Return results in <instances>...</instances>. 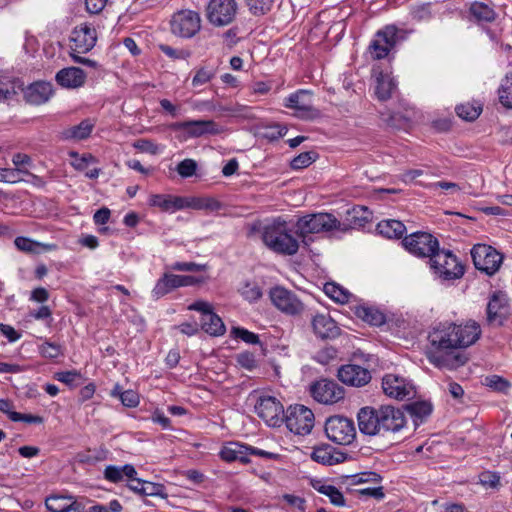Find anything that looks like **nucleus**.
Segmentation results:
<instances>
[{"label":"nucleus","mask_w":512,"mask_h":512,"mask_svg":"<svg viewBox=\"0 0 512 512\" xmlns=\"http://www.w3.org/2000/svg\"><path fill=\"white\" fill-rule=\"evenodd\" d=\"M85 72L78 67L63 68L56 74L57 83L68 89H76L82 87L86 81Z\"/></svg>","instance_id":"nucleus-26"},{"label":"nucleus","mask_w":512,"mask_h":512,"mask_svg":"<svg viewBox=\"0 0 512 512\" xmlns=\"http://www.w3.org/2000/svg\"><path fill=\"white\" fill-rule=\"evenodd\" d=\"M217 74V68L213 65H204L195 70L192 78V86L199 87L210 82Z\"/></svg>","instance_id":"nucleus-43"},{"label":"nucleus","mask_w":512,"mask_h":512,"mask_svg":"<svg viewBox=\"0 0 512 512\" xmlns=\"http://www.w3.org/2000/svg\"><path fill=\"white\" fill-rule=\"evenodd\" d=\"M285 423L286 427L294 434L307 435L314 427V413L304 405L290 406L285 415Z\"/></svg>","instance_id":"nucleus-6"},{"label":"nucleus","mask_w":512,"mask_h":512,"mask_svg":"<svg viewBox=\"0 0 512 512\" xmlns=\"http://www.w3.org/2000/svg\"><path fill=\"white\" fill-rule=\"evenodd\" d=\"M455 332L458 339L459 347L466 348L474 344L481 335L480 325L473 320L467 321L465 324L456 325Z\"/></svg>","instance_id":"nucleus-28"},{"label":"nucleus","mask_w":512,"mask_h":512,"mask_svg":"<svg viewBox=\"0 0 512 512\" xmlns=\"http://www.w3.org/2000/svg\"><path fill=\"white\" fill-rule=\"evenodd\" d=\"M45 505L51 512H83L84 506L75 500L72 496L51 495Z\"/></svg>","instance_id":"nucleus-27"},{"label":"nucleus","mask_w":512,"mask_h":512,"mask_svg":"<svg viewBox=\"0 0 512 512\" xmlns=\"http://www.w3.org/2000/svg\"><path fill=\"white\" fill-rule=\"evenodd\" d=\"M497 93L499 102L504 107L512 109V72L501 80Z\"/></svg>","instance_id":"nucleus-42"},{"label":"nucleus","mask_w":512,"mask_h":512,"mask_svg":"<svg viewBox=\"0 0 512 512\" xmlns=\"http://www.w3.org/2000/svg\"><path fill=\"white\" fill-rule=\"evenodd\" d=\"M405 230V225L394 219L381 221L377 225V231L387 238H400Z\"/></svg>","instance_id":"nucleus-39"},{"label":"nucleus","mask_w":512,"mask_h":512,"mask_svg":"<svg viewBox=\"0 0 512 512\" xmlns=\"http://www.w3.org/2000/svg\"><path fill=\"white\" fill-rule=\"evenodd\" d=\"M237 363L246 370H253L257 366L255 355L251 352H242L237 355Z\"/></svg>","instance_id":"nucleus-58"},{"label":"nucleus","mask_w":512,"mask_h":512,"mask_svg":"<svg viewBox=\"0 0 512 512\" xmlns=\"http://www.w3.org/2000/svg\"><path fill=\"white\" fill-rule=\"evenodd\" d=\"M383 392L390 398L409 399L414 394V387L410 381L397 374H386L382 379Z\"/></svg>","instance_id":"nucleus-17"},{"label":"nucleus","mask_w":512,"mask_h":512,"mask_svg":"<svg viewBox=\"0 0 512 512\" xmlns=\"http://www.w3.org/2000/svg\"><path fill=\"white\" fill-rule=\"evenodd\" d=\"M93 127L94 124L90 120H83L78 125H75L66 130L65 137L75 140L85 139L91 134Z\"/></svg>","instance_id":"nucleus-44"},{"label":"nucleus","mask_w":512,"mask_h":512,"mask_svg":"<svg viewBox=\"0 0 512 512\" xmlns=\"http://www.w3.org/2000/svg\"><path fill=\"white\" fill-rule=\"evenodd\" d=\"M311 396L321 404H334L344 398V390L336 382L321 379L310 386Z\"/></svg>","instance_id":"nucleus-15"},{"label":"nucleus","mask_w":512,"mask_h":512,"mask_svg":"<svg viewBox=\"0 0 512 512\" xmlns=\"http://www.w3.org/2000/svg\"><path fill=\"white\" fill-rule=\"evenodd\" d=\"M170 128L183 132L188 138H199L206 135H219L224 127L213 120H188L173 123Z\"/></svg>","instance_id":"nucleus-12"},{"label":"nucleus","mask_w":512,"mask_h":512,"mask_svg":"<svg viewBox=\"0 0 512 512\" xmlns=\"http://www.w3.org/2000/svg\"><path fill=\"white\" fill-rule=\"evenodd\" d=\"M148 203L152 207H156L163 212L174 213L179 211V196L170 194H152Z\"/></svg>","instance_id":"nucleus-34"},{"label":"nucleus","mask_w":512,"mask_h":512,"mask_svg":"<svg viewBox=\"0 0 512 512\" xmlns=\"http://www.w3.org/2000/svg\"><path fill=\"white\" fill-rule=\"evenodd\" d=\"M262 238L270 250L279 254L294 255L299 249L292 226L280 218L264 227Z\"/></svg>","instance_id":"nucleus-2"},{"label":"nucleus","mask_w":512,"mask_h":512,"mask_svg":"<svg viewBox=\"0 0 512 512\" xmlns=\"http://www.w3.org/2000/svg\"><path fill=\"white\" fill-rule=\"evenodd\" d=\"M315 161V153L303 152L293 158L291 161V167L295 170L303 169L308 167Z\"/></svg>","instance_id":"nucleus-50"},{"label":"nucleus","mask_w":512,"mask_h":512,"mask_svg":"<svg viewBox=\"0 0 512 512\" xmlns=\"http://www.w3.org/2000/svg\"><path fill=\"white\" fill-rule=\"evenodd\" d=\"M238 4L235 0H209L206 6V18L215 27L230 25L236 18Z\"/></svg>","instance_id":"nucleus-5"},{"label":"nucleus","mask_w":512,"mask_h":512,"mask_svg":"<svg viewBox=\"0 0 512 512\" xmlns=\"http://www.w3.org/2000/svg\"><path fill=\"white\" fill-rule=\"evenodd\" d=\"M430 188L434 189V190L443 189V190L448 191L451 194L457 193L460 190H464L467 193L473 194V195L478 194L477 192L471 191V190L467 189L466 187H460L457 183L447 182V181H439V182L432 183V184H430Z\"/></svg>","instance_id":"nucleus-49"},{"label":"nucleus","mask_w":512,"mask_h":512,"mask_svg":"<svg viewBox=\"0 0 512 512\" xmlns=\"http://www.w3.org/2000/svg\"><path fill=\"white\" fill-rule=\"evenodd\" d=\"M355 314L358 318L374 326H379L385 322L384 314L378 309L368 305L362 304L356 306Z\"/></svg>","instance_id":"nucleus-36"},{"label":"nucleus","mask_w":512,"mask_h":512,"mask_svg":"<svg viewBox=\"0 0 512 512\" xmlns=\"http://www.w3.org/2000/svg\"><path fill=\"white\" fill-rule=\"evenodd\" d=\"M375 77V95L380 101L390 99L397 91V81L394 79L391 71H384L380 66L373 68Z\"/></svg>","instance_id":"nucleus-20"},{"label":"nucleus","mask_w":512,"mask_h":512,"mask_svg":"<svg viewBox=\"0 0 512 512\" xmlns=\"http://www.w3.org/2000/svg\"><path fill=\"white\" fill-rule=\"evenodd\" d=\"M141 489V495L147 496H157L161 495L163 492V486L161 484H156L149 481H144V484L141 485Z\"/></svg>","instance_id":"nucleus-62"},{"label":"nucleus","mask_w":512,"mask_h":512,"mask_svg":"<svg viewBox=\"0 0 512 512\" xmlns=\"http://www.w3.org/2000/svg\"><path fill=\"white\" fill-rule=\"evenodd\" d=\"M221 207L219 201L210 197H182L179 196V209L217 211Z\"/></svg>","instance_id":"nucleus-31"},{"label":"nucleus","mask_w":512,"mask_h":512,"mask_svg":"<svg viewBox=\"0 0 512 512\" xmlns=\"http://www.w3.org/2000/svg\"><path fill=\"white\" fill-rule=\"evenodd\" d=\"M11 421L14 422H25L29 424H41L43 422V418L37 415L31 414H22L19 412L11 414Z\"/></svg>","instance_id":"nucleus-61"},{"label":"nucleus","mask_w":512,"mask_h":512,"mask_svg":"<svg viewBox=\"0 0 512 512\" xmlns=\"http://www.w3.org/2000/svg\"><path fill=\"white\" fill-rule=\"evenodd\" d=\"M95 28L89 23H81L71 32L70 48L72 52L87 53L96 44Z\"/></svg>","instance_id":"nucleus-18"},{"label":"nucleus","mask_w":512,"mask_h":512,"mask_svg":"<svg viewBox=\"0 0 512 512\" xmlns=\"http://www.w3.org/2000/svg\"><path fill=\"white\" fill-rule=\"evenodd\" d=\"M272 3L273 0H247L249 10L254 15L266 14L270 10Z\"/></svg>","instance_id":"nucleus-48"},{"label":"nucleus","mask_w":512,"mask_h":512,"mask_svg":"<svg viewBox=\"0 0 512 512\" xmlns=\"http://www.w3.org/2000/svg\"><path fill=\"white\" fill-rule=\"evenodd\" d=\"M361 433L369 436L380 435L379 408L363 407L357 414Z\"/></svg>","instance_id":"nucleus-23"},{"label":"nucleus","mask_w":512,"mask_h":512,"mask_svg":"<svg viewBox=\"0 0 512 512\" xmlns=\"http://www.w3.org/2000/svg\"><path fill=\"white\" fill-rule=\"evenodd\" d=\"M403 32L394 25H387L379 30L369 45L371 57L380 60L388 56L397 42L403 39Z\"/></svg>","instance_id":"nucleus-4"},{"label":"nucleus","mask_w":512,"mask_h":512,"mask_svg":"<svg viewBox=\"0 0 512 512\" xmlns=\"http://www.w3.org/2000/svg\"><path fill=\"white\" fill-rule=\"evenodd\" d=\"M200 28V15L192 10H181L175 13L171 20L172 32L183 38H191Z\"/></svg>","instance_id":"nucleus-13"},{"label":"nucleus","mask_w":512,"mask_h":512,"mask_svg":"<svg viewBox=\"0 0 512 512\" xmlns=\"http://www.w3.org/2000/svg\"><path fill=\"white\" fill-rule=\"evenodd\" d=\"M311 324L315 335L321 339H332L340 333L337 323L328 314H316Z\"/></svg>","instance_id":"nucleus-24"},{"label":"nucleus","mask_w":512,"mask_h":512,"mask_svg":"<svg viewBox=\"0 0 512 512\" xmlns=\"http://www.w3.org/2000/svg\"><path fill=\"white\" fill-rule=\"evenodd\" d=\"M40 354L48 359H55L62 354V349L59 345L51 342H44L39 347Z\"/></svg>","instance_id":"nucleus-54"},{"label":"nucleus","mask_w":512,"mask_h":512,"mask_svg":"<svg viewBox=\"0 0 512 512\" xmlns=\"http://www.w3.org/2000/svg\"><path fill=\"white\" fill-rule=\"evenodd\" d=\"M180 287L179 275L165 273L163 277H161L155 287L152 290L153 297L156 299L166 295L171 292L175 288Z\"/></svg>","instance_id":"nucleus-35"},{"label":"nucleus","mask_w":512,"mask_h":512,"mask_svg":"<svg viewBox=\"0 0 512 512\" xmlns=\"http://www.w3.org/2000/svg\"><path fill=\"white\" fill-rule=\"evenodd\" d=\"M188 309L202 313V317H206L208 313H213L211 303L203 300L195 301L188 306Z\"/></svg>","instance_id":"nucleus-63"},{"label":"nucleus","mask_w":512,"mask_h":512,"mask_svg":"<svg viewBox=\"0 0 512 512\" xmlns=\"http://www.w3.org/2000/svg\"><path fill=\"white\" fill-rule=\"evenodd\" d=\"M456 324H443L429 334V341L434 351L429 353V360L437 367L453 368L450 363L449 351L460 348L455 332Z\"/></svg>","instance_id":"nucleus-1"},{"label":"nucleus","mask_w":512,"mask_h":512,"mask_svg":"<svg viewBox=\"0 0 512 512\" xmlns=\"http://www.w3.org/2000/svg\"><path fill=\"white\" fill-rule=\"evenodd\" d=\"M431 269L434 274L443 280L460 278L463 267L457 257L448 250H437L430 258Z\"/></svg>","instance_id":"nucleus-3"},{"label":"nucleus","mask_w":512,"mask_h":512,"mask_svg":"<svg viewBox=\"0 0 512 512\" xmlns=\"http://www.w3.org/2000/svg\"><path fill=\"white\" fill-rule=\"evenodd\" d=\"M23 91V84L8 75L0 77V101L11 99L14 95Z\"/></svg>","instance_id":"nucleus-37"},{"label":"nucleus","mask_w":512,"mask_h":512,"mask_svg":"<svg viewBox=\"0 0 512 512\" xmlns=\"http://www.w3.org/2000/svg\"><path fill=\"white\" fill-rule=\"evenodd\" d=\"M457 115L464 120H475L481 113V108L473 104H462L456 107Z\"/></svg>","instance_id":"nucleus-47"},{"label":"nucleus","mask_w":512,"mask_h":512,"mask_svg":"<svg viewBox=\"0 0 512 512\" xmlns=\"http://www.w3.org/2000/svg\"><path fill=\"white\" fill-rule=\"evenodd\" d=\"M380 435L388 432L396 433L402 430L406 425L404 412L390 405L379 407Z\"/></svg>","instance_id":"nucleus-19"},{"label":"nucleus","mask_w":512,"mask_h":512,"mask_svg":"<svg viewBox=\"0 0 512 512\" xmlns=\"http://www.w3.org/2000/svg\"><path fill=\"white\" fill-rule=\"evenodd\" d=\"M255 412L269 426H278L282 421L284 408L281 402L270 395L260 396L256 405Z\"/></svg>","instance_id":"nucleus-16"},{"label":"nucleus","mask_w":512,"mask_h":512,"mask_svg":"<svg viewBox=\"0 0 512 512\" xmlns=\"http://www.w3.org/2000/svg\"><path fill=\"white\" fill-rule=\"evenodd\" d=\"M241 294L246 300L250 302L256 301L262 296L261 289L254 283H247L241 289Z\"/></svg>","instance_id":"nucleus-57"},{"label":"nucleus","mask_w":512,"mask_h":512,"mask_svg":"<svg viewBox=\"0 0 512 512\" xmlns=\"http://www.w3.org/2000/svg\"><path fill=\"white\" fill-rule=\"evenodd\" d=\"M235 338H239L248 344H258L259 337L253 332H250L244 328L233 327L231 331Z\"/></svg>","instance_id":"nucleus-55"},{"label":"nucleus","mask_w":512,"mask_h":512,"mask_svg":"<svg viewBox=\"0 0 512 512\" xmlns=\"http://www.w3.org/2000/svg\"><path fill=\"white\" fill-rule=\"evenodd\" d=\"M402 244L409 253L420 258H431L439 249L438 240L432 234L421 231L406 236Z\"/></svg>","instance_id":"nucleus-8"},{"label":"nucleus","mask_w":512,"mask_h":512,"mask_svg":"<svg viewBox=\"0 0 512 512\" xmlns=\"http://www.w3.org/2000/svg\"><path fill=\"white\" fill-rule=\"evenodd\" d=\"M14 245L18 250L30 254H39L41 252L53 251L57 249L56 244L40 243L22 236L15 238Z\"/></svg>","instance_id":"nucleus-33"},{"label":"nucleus","mask_w":512,"mask_h":512,"mask_svg":"<svg viewBox=\"0 0 512 512\" xmlns=\"http://www.w3.org/2000/svg\"><path fill=\"white\" fill-rule=\"evenodd\" d=\"M220 457L227 462L240 461L242 463H248L249 446L239 442H229L222 447Z\"/></svg>","instance_id":"nucleus-32"},{"label":"nucleus","mask_w":512,"mask_h":512,"mask_svg":"<svg viewBox=\"0 0 512 512\" xmlns=\"http://www.w3.org/2000/svg\"><path fill=\"white\" fill-rule=\"evenodd\" d=\"M472 17L479 23L493 22L496 18L495 11L482 2H475L470 7Z\"/></svg>","instance_id":"nucleus-40"},{"label":"nucleus","mask_w":512,"mask_h":512,"mask_svg":"<svg viewBox=\"0 0 512 512\" xmlns=\"http://www.w3.org/2000/svg\"><path fill=\"white\" fill-rule=\"evenodd\" d=\"M270 299L278 310L289 316L301 315L305 310L304 303L297 295L281 286L270 290Z\"/></svg>","instance_id":"nucleus-11"},{"label":"nucleus","mask_w":512,"mask_h":512,"mask_svg":"<svg viewBox=\"0 0 512 512\" xmlns=\"http://www.w3.org/2000/svg\"><path fill=\"white\" fill-rule=\"evenodd\" d=\"M71 165L76 170H85L91 163H96V159L91 154L79 155L77 152H70Z\"/></svg>","instance_id":"nucleus-46"},{"label":"nucleus","mask_w":512,"mask_h":512,"mask_svg":"<svg viewBox=\"0 0 512 512\" xmlns=\"http://www.w3.org/2000/svg\"><path fill=\"white\" fill-rule=\"evenodd\" d=\"M27 102L40 105L49 100L53 93L52 85L48 82H35L23 89Z\"/></svg>","instance_id":"nucleus-29"},{"label":"nucleus","mask_w":512,"mask_h":512,"mask_svg":"<svg viewBox=\"0 0 512 512\" xmlns=\"http://www.w3.org/2000/svg\"><path fill=\"white\" fill-rule=\"evenodd\" d=\"M176 170L183 178L192 177L196 173L197 163L195 160L187 158L177 165Z\"/></svg>","instance_id":"nucleus-51"},{"label":"nucleus","mask_w":512,"mask_h":512,"mask_svg":"<svg viewBox=\"0 0 512 512\" xmlns=\"http://www.w3.org/2000/svg\"><path fill=\"white\" fill-rule=\"evenodd\" d=\"M22 173L20 168L16 169H7L0 168V181L6 183H16L20 181L19 174Z\"/></svg>","instance_id":"nucleus-59"},{"label":"nucleus","mask_w":512,"mask_h":512,"mask_svg":"<svg viewBox=\"0 0 512 512\" xmlns=\"http://www.w3.org/2000/svg\"><path fill=\"white\" fill-rule=\"evenodd\" d=\"M103 476L108 482L117 484L125 480H135L137 471L131 464L123 466L108 465L104 469Z\"/></svg>","instance_id":"nucleus-30"},{"label":"nucleus","mask_w":512,"mask_h":512,"mask_svg":"<svg viewBox=\"0 0 512 512\" xmlns=\"http://www.w3.org/2000/svg\"><path fill=\"white\" fill-rule=\"evenodd\" d=\"M318 491L327 496L330 499V502L336 506H344L345 500L342 493L332 485H321L318 488Z\"/></svg>","instance_id":"nucleus-45"},{"label":"nucleus","mask_w":512,"mask_h":512,"mask_svg":"<svg viewBox=\"0 0 512 512\" xmlns=\"http://www.w3.org/2000/svg\"><path fill=\"white\" fill-rule=\"evenodd\" d=\"M340 222L329 213H316L303 216L296 223L297 231L301 235L328 232L338 229Z\"/></svg>","instance_id":"nucleus-9"},{"label":"nucleus","mask_w":512,"mask_h":512,"mask_svg":"<svg viewBox=\"0 0 512 512\" xmlns=\"http://www.w3.org/2000/svg\"><path fill=\"white\" fill-rule=\"evenodd\" d=\"M312 95L307 90H298L284 100V106L293 110V115L300 119H313L318 111L313 108Z\"/></svg>","instance_id":"nucleus-14"},{"label":"nucleus","mask_w":512,"mask_h":512,"mask_svg":"<svg viewBox=\"0 0 512 512\" xmlns=\"http://www.w3.org/2000/svg\"><path fill=\"white\" fill-rule=\"evenodd\" d=\"M338 378L347 385L361 387L371 380V374L359 365L347 364L339 368Z\"/></svg>","instance_id":"nucleus-22"},{"label":"nucleus","mask_w":512,"mask_h":512,"mask_svg":"<svg viewBox=\"0 0 512 512\" xmlns=\"http://www.w3.org/2000/svg\"><path fill=\"white\" fill-rule=\"evenodd\" d=\"M133 146L137 150L144 152V153L151 154V155H157L160 152H162V150H163L161 146H159L158 144H156L150 140H147V139L137 140L133 144Z\"/></svg>","instance_id":"nucleus-52"},{"label":"nucleus","mask_w":512,"mask_h":512,"mask_svg":"<svg viewBox=\"0 0 512 512\" xmlns=\"http://www.w3.org/2000/svg\"><path fill=\"white\" fill-rule=\"evenodd\" d=\"M311 459L322 465L332 466L344 462L346 454L330 445L324 444L313 449Z\"/></svg>","instance_id":"nucleus-25"},{"label":"nucleus","mask_w":512,"mask_h":512,"mask_svg":"<svg viewBox=\"0 0 512 512\" xmlns=\"http://www.w3.org/2000/svg\"><path fill=\"white\" fill-rule=\"evenodd\" d=\"M121 403L129 408H134L139 404V395L133 390H126L121 394Z\"/></svg>","instance_id":"nucleus-60"},{"label":"nucleus","mask_w":512,"mask_h":512,"mask_svg":"<svg viewBox=\"0 0 512 512\" xmlns=\"http://www.w3.org/2000/svg\"><path fill=\"white\" fill-rule=\"evenodd\" d=\"M479 483L484 487L496 488L500 483V476L496 472L486 471L480 474Z\"/></svg>","instance_id":"nucleus-56"},{"label":"nucleus","mask_w":512,"mask_h":512,"mask_svg":"<svg viewBox=\"0 0 512 512\" xmlns=\"http://www.w3.org/2000/svg\"><path fill=\"white\" fill-rule=\"evenodd\" d=\"M201 327L211 336H222L226 331L222 319L214 312L208 313L206 317L201 318Z\"/></svg>","instance_id":"nucleus-38"},{"label":"nucleus","mask_w":512,"mask_h":512,"mask_svg":"<svg viewBox=\"0 0 512 512\" xmlns=\"http://www.w3.org/2000/svg\"><path fill=\"white\" fill-rule=\"evenodd\" d=\"M325 433L331 441L340 445H349L356 437L354 422L338 415L326 420Z\"/></svg>","instance_id":"nucleus-7"},{"label":"nucleus","mask_w":512,"mask_h":512,"mask_svg":"<svg viewBox=\"0 0 512 512\" xmlns=\"http://www.w3.org/2000/svg\"><path fill=\"white\" fill-rule=\"evenodd\" d=\"M204 266L194 262H175L171 265L172 270L176 271H200Z\"/></svg>","instance_id":"nucleus-64"},{"label":"nucleus","mask_w":512,"mask_h":512,"mask_svg":"<svg viewBox=\"0 0 512 512\" xmlns=\"http://www.w3.org/2000/svg\"><path fill=\"white\" fill-rule=\"evenodd\" d=\"M471 256L476 269L487 275L496 273L502 263L501 254L493 247L485 244H477L471 250Z\"/></svg>","instance_id":"nucleus-10"},{"label":"nucleus","mask_w":512,"mask_h":512,"mask_svg":"<svg viewBox=\"0 0 512 512\" xmlns=\"http://www.w3.org/2000/svg\"><path fill=\"white\" fill-rule=\"evenodd\" d=\"M485 384L488 387H490L496 391H500V392L507 391L511 386L510 383L506 379H504L503 377H500L498 375H492V376L486 377Z\"/></svg>","instance_id":"nucleus-53"},{"label":"nucleus","mask_w":512,"mask_h":512,"mask_svg":"<svg viewBox=\"0 0 512 512\" xmlns=\"http://www.w3.org/2000/svg\"><path fill=\"white\" fill-rule=\"evenodd\" d=\"M325 294L333 301L341 304L348 303L352 294L344 287L334 283L328 282L324 285Z\"/></svg>","instance_id":"nucleus-41"},{"label":"nucleus","mask_w":512,"mask_h":512,"mask_svg":"<svg viewBox=\"0 0 512 512\" xmlns=\"http://www.w3.org/2000/svg\"><path fill=\"white\" fill-rule=\"evenodd\" d=\"M509 314L508 298L504 292L493 293L487 306V319L494 325H502Z\"/></svg>","instance_id":"nucleus-21"}]
</instances>
